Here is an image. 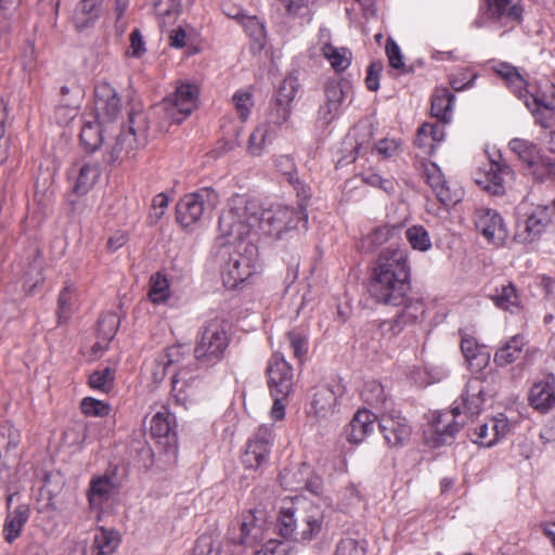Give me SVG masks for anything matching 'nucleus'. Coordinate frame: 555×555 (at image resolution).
Returning a JSON list of instances; mask_svg holds the SVG:
<instances>
[{"instance_id": "3c124183", "label": "nucleus", "mask_w": 555, "mask_h": 555, "mask_svg": "<svg viewBox=\"0 0 555 555\" xmlns=\"http://www.w3.org/2000/svg\"><path fill=\"white\" fill-rule=\"evenodd\" d=\"M405 237L413 249L427 251L431 248L429 233L423 225H413L406 229Z\"/></svg>"}, {"instance_id": "69168bd1", "label": "nucleus", "mask_w": 555, "mask_h": 555, "mask_svg": "<svg viewBox=\"0 0 555 555\" xmlns=\"http://www.w3.org/2000/svg\"><path fill=\"white\" fill-rule=\"evenodd\" d=\"M99 331L107 338H112L119 326V319L115 313H107L100 318L98 322Z\"/></svg>"}, {"instance_id": "7c9ffc66", "label": "nucleus", "mask_w": 555, "mask_h": 555, "mask_svg": "<svg viewBox=\"0 0 555 555\" xmlns=\"http://www.w3.org/2000/svg\"><path fill=\"white\" fill-rule=\"evenodd\" d=\"M112 130L111 126L100 122L99 119L85 122L79 137L86 152L94 153L104 143L105 133Z\"/></svg>"}, {"instance_id": "6ab92c4d", "label": "nucleus", "mask_w": 555, "mask_h": 555, "mask_svg": "<svg viewBox=\"0 0 555 555\" xmlns=\"http://www.w3.org/2000/svg\"><path fill=\"white\" fill-rule=\"evenodd\" d=\"M524 8L512 4L511 0H492L488 2V16L496 29L503 33L513 30L522 21Z\"/></svg>"}, {"instance_id": "393cba45", "label": "nucleus", "mask_w": 555, "mask_h": 555, "mask_svg": "<svg viewBox=\"0 0 555 555\" xmlns=\"http://www.w3.org/2000/svg\"><path fill=\"white\" fill-rule=\"evenodd\" d=\"M175 428L176 418L166 409L157 412L151 420V434L166 450L176 447L177 434Z\"/></svg>"}, {"instance_id": "37998d69", "label": "nucleus", "mask_w": 555, "mask_h": 555, "mask_svg": "<svg viewBox=\"0 0 555 555\" xmlns=\"http://www.w3.org/2000/svg\"><path fill=\"white\" fill-rule=\"evenodd\" d=\"M508 146L513 153L525 164L529 170L534 166V162L538 157L540 149L537 144L531 141L515 138L508 143Z\"/></svg>"}, {"instance_id": "5701e85b", "label": "nucleus", "mask_w": 555, "mask_h": 555, "mask_svg": "<svg viewBox=\"0 0 555 555\" xmlns=\"http://www.w3.org/2000/svg\"><path fill=\"white\" fill-rule=\"evenodd\" d=\"M509 430L511 424L507 417L499 414L488 422L478 425L474 430L472 440L479 446L490 448L506 437Z\"/></svg>"}, {"instance_id": "2eb2a0df", "label": "nucleus", "mask_w": 555, "mask_h": 555, "mask_svg": "<svg viewBox=\"0 0 555 555\" xmlns=\"http://www.w3.org/2000/svg\"><path fill=\"white\" fill-rule=\"evenodd\" d=\"M461 413L460 406L434 413L429 430L436 446L451 444L453 442L455 435L463 426V421L457 420Z\"/></svg>"}, {"instance_id": "49530a36", "label": "nucleus", "mask_w": 555, "mask_h": 555, "mask_svg": "<svg viewBox=\"0 0 555 555\" xmlns=\"http://www.w3.org/2000/svg\"><path fill=\"white\" fill-rule=\"evenodd\" d=\"M293 113V105L273 100L271 102L264 125H270L278 132L279 128L288 121Z\"/></svg>"}, {"instance_id": "e433bc0d", "label": "nucleus", "mask_w": 555, "mask_h": 555, "mask_svg": "<svg viewBox=\"0 0 555 555\" xmlns=\"http://www.w3.org/2000/svg\"><path fill=\"white\" fill-rule=\"evenodd\" d=\"M278 132L270 125L261 124L249 134L247 153L251 156H260L275 139Z\"/></svg>"}, {"instance_id": "9d476101", "label": "nucleus", "mask_w": 555, "mask_h": 555, "mask_svg": "<svg viewBox=\"0 0 555 555\" xmlns=\"http://www.w3.org/2000/svg\"><path fill=\"white\" fill-rule=\"evenodd\" d=\"M325 101L319 107L318 118L327 126L341 112V106L351 91V85L344 79L330 78L324 82Z\"/></svg>"}, {"instance_id": "a19ab883", "label": "nucleus", "mask_w": 555, "mask_h": 555, "mask_svg": "<svg viewBox=\"0 0 555 555\" xmlns=\"http://www.w3.org/2000/svg\"><path fill=\"white\" fill-rule=\"evenodd\" d=\"M311 475V468L308 464L301 463L292 468H285L280 474L281 485L291 491L302 489V483L307 481V477Z\"/></svg>"}, {"instance_id": "6e6d98bb", "label": "nucleus", "mask_w": 555, "mask_h": 555, "mask_svg": "<svg viewBox=\"0 0 555 555\" xmlns=\"http://www.w3.org/2000/svg\"><path fill=\"white\" fill-rule=\"evenodd\" d=\"M232 101L241 121L245 122L254 106L253 94L248 91L237 90L233 94Z\"/></svg>"}, {"instance_id": "aec40b11", "label": "nucleus", "mask_w": 555, "mask_h": 555, "mask_svg": "<svg viewBox=\"0 0 555 555\" xmlns=\"http://www.w3.org/2000/svg\"><path fill=\"white\" fill-rule=\"evenodd\" d=\"M264 539V530L262 524L259 522L255 511H248L242 515V521L238 530L230 529L229 540L234 545L245 547H254Z\"/></svg>"}, {"instance_id": "412c9836", "label": "nucleus", "mask_w": 555, "mask_h": 555, "mask_svg": "<svg viewBox=\"0 0 555 555\" xmlns=\"http://www.w3.org/2000/svg\"><path fill=\"white\" fill-rule=\"evenodd\" d=\"M401 306H403V309L400 313L393 319L385 320L380 323L384 334L399 335L406 326L416 323L418 318L425 312L424 302L418 298L406 297Z\"/></svg>"}, {"instance_id": "4d7b16f0", "label": "nucleus", "mask_w": 555, "mask_h": 555, "mask_svg": "<svg viewBox=\"0 0 555 555\" xmlns=\"http://www.w3.org/2000/svg\"><path fill=\"white\" fill-rule=\"evenodd\" d=\"M366 546L363 539L344 538L337 544L335 555H366Z\"/></svg>"}, {"instance_id": "39448f33", "label": "nucleus", "mask_w": 555, "mask_h": 555, "mask_svg": "<svg viewBox=\"0 0 555 555\" xmlns=\"http://www.w3.org/2000/svg\"><path fill=\"white\" fill-rule=\"evenodd\" d=\"M116 128L118 132L103 143V162L108 165L124 159L132 150L145 145L147 141L149 124L143 112H130L127 129L124 124Z\"/></svg>"}, {"instance_id": "8fccbe9b", "label": "nucleus", "mask_w": 555, "mask_h": 555, "mask_svg": "<svg viewBox=\"0 0 555 555\" xmlns=\"http://www.w3.org/2000/svg\"><path fill=\"white\" fill-rule=\"evenodd\" d=\"M402 225H380L376 227L366 237L365 241L370 248H377L388 242L391 237L399 235Z\"/></svg>"}, {"instance_id": "72a5a7b5", "label": "nucleus", "mask_w": 555, "mask_h": 555, "mask_svg": "<svg viewBox=\"0 0 555 555\" xmlns=\"http://www.w3.org/2000/svg\"><path fill=\"white\" fill-rule=\"evenodd\" d=\"M30 508L21 504L13 512L7 515L3 526V537L8 543H13L21 534L23 527L28 521Z\"/></svg>"}, {"instance_id": "774afa93", "label": "nucleus", "mask_w": 555, "mask_h": 555, "mask_svg": "<svg viewBox=\"0 0 555 555\" xmlns=\"http://www.w3.org/2000/svg\"><path fill=\"white\" fill-rule=\"evenodd\" d=\"M383 70L382 62H372L367 67L365 85L370 91H377L379 88V75Z\"/></svg>"}, {"instance_id": "c756f323", "label": "nucleus", "mask_w": 555, "mask_h": 555, "mask_svg": "<svg viewBox=\"0 0 555 555\" xmlns=\"http://www.w3.org/2000/svg\"><path fill=\"white\" fill-rule=\"evenodd\" d=\"M461 350L468 363L470 370L481 372L490 362V352L485 345L469 336L463 335L461 340Z\"/></svg>"}, {"instance_id": "de8ad7c7", "label": "nucleus", "mask_w": 555, "mask_h": 555, "mask_svg": "<svg viewBox=\"0 0 555 555\" xmlns=\"http://www.w3.org/2000/svg\"><path fill=\"white\" fill-rule=\"evenodd\" d=\"M188 353L189 348L184 345H177L167 348L165 353L159 356L156 361L157 366H162V377L167 373V371L171 366L180 364Z\"/></svg>"}, {"instance_id": "338daca9", "label": "nucleus", "mask_w": 555, "mask_h": 555, "mask_svg": "<svg viewBox=\"0 0 555 555\" xmlns=\"http://www.w3.org/2000/svg\"><path fill=\"white\" fill-rule=\"evenodd\" d=\"M429 131V122H424L417 130L415 144L420 149H423L425 153L433 154L435 151V144L431 142Z\"/></svg>"}, {"instance_id": "f03ea898", "label": "nucleus", "mask_w": 555, "mask_h": 555, "mask_svg": "<svg viewBox=\"0 0 555 555\" xmlns=\"http://www.w3.org/2000/svg\"><path fill=\"white\" fill-rule=\"evenodd\" d=\"M411 289L408 250L401 247L384 249L373 269L369 293L377 302L400 307Z\"/></svg>"}, {"instance_id": "4be33fe9", "label": "nucleus", "mask_w": 555, "mask_h": 555, "mask_svg": "<svg viewBox=\"0 0 555 555\" xmlns=\"http://www.w3.org/2000/svg\"><path fill=\"white\" fill-rule=\"evenodd\" d=\"M421 166L423 168V177L435 193L437 199L443 206L455 205L460 201V197L456 192L450 189L441 169L435 163L423 162Z\"/></svg>"}, {"instance_id": "c03bdc74", "label": "nucleus", "mask_w": 555, "mask_h": 555, "mask_svg": "<svg viewBox=\"0 0 555 555\" xmlns=\"http://www.w3.org/2000/svg\"><path fill=\"white\" fill-rule=\"evenodd\" d=\"M496 73L505 80L516 96H521L525 94L524 89L527 87V81L518 73L516 67L507 63H501L496 69Z\"/></svg>"}, {"instance_id": "0e129e2a", "label": "nucleus", "mask_w": 555, "mask_h": 555, "mask_svg": "<svg viewBox=\"0 0 555 555\" xmlns=\"http://www.w3.org/2000/svg\"><path fill=\"white\" fill-rule=\"evenodd\" d=\"M534 117L537 124L543 128H548L555 120V106L545 104L543 107L528 108Z\"/></svg>"}, {"instance_id": "f8f14e48", "label": "nucleus", "mask_w": 555, "mask_h": 555, "mask_svg": "<svg viewBox=\"0 0 555 555\" xmlns=\"http://www.w3.org/2000/svg\"><path fill=\"white\" fill-rule=\"evenodd\" d=\"M268 386L271 396H289L294 386L292 365L280 352H274L267 365Z\"/></svg>"}, {"instance_id": "1a4fd4ad", "label": "nucleus", "mask_w": 555, "mask_h": 555, "mask_svg": "<svg viewBox=\"0 0 555 555\" xmlns=\"http://www.w3.org/2000/svg\"><path fill=\"white\" fill-rule=\"evenodd\" d=\"M493 375L481 373L468 379L462 393L464 413L469 416L478 415L487 400L494 395Z\"/></svg>"}, {"instance_id": "864d4df0", "label": "nucleus", "mask_w": 555, "mask_h": 555, "mask_svg": "<svg viewBox=\"0 0 555 555\" xmlns=\"http://www.w3.org/2000/svg\"><path fill=\"white\" fill-rule=\"evenodd\" d=\"M530 171L535 179L544 180L546 177L555 176V157L540 151Z\"/></svg>"}, {"instance_id": "09e8293b", "label": "nucleus", "mask_w": 555, "mask_h": 555, "mask_svg": "<svg viewBox=\"0 0 555 555\" xmlns=\"http://www.w3.org/2000/svg\"><path fill=\"white\" fill-rule=\"evenodd\" d=\"M286 338L294 358L300 363L304 362L309 348L308 335L304 331L295 328L286 333Z\"/></svg>"}, {"instance_id": "603ef678", "label": "nucleus", "mask_w": 555, "mask_h": 555, "mask_svg": "<svg viewBox=\"0 0 555 555\" xmlns=\"http://www.w3.org/2000/svg\"><path fill=\"white\" fill-rule=\"evenodd\" d=\"M299 87L298 78L294 75H287L279 86L275 100L292 105Z\"/></svg>"}, {"instance_id": "58836bf2", "label": "nucleus", "mask_w": 555, "mask_h": 555, "mask_svg": "<svg viewBox=\"0 0 555 555\" xmlns=\"http://www.w3.org/2000/svg\"><path fill=\"white\" fill-rule=\"evenodd\" d=\"M489 297L495 307L502 310L514 313L520 308V299L513 283L495 288V292L490 294Z\"/></svg>"}, {"instance_id": "13d9d810", "label": "nucleus", "mask_w": 555, "mask_h": 555, "mask_svg": "<svg viewBox=\"0 0 555 555\" xmlns=\"http://www.w3.org/2000/svg\"><path fill=\"white\" fill-rule=\"evenodd\" d=\"M245 33L257 42L264 40L266 38V26L262 21L256 15H245L240 23Z\"/></svg>"}, {"instance_id": "f3484780", "label": "nucleus", "mask_w": 555, "mask_h": 555, "mask_svg": "<svg viewBox=\"0 0 555 555\" xmlns=\"http://www.w3.org/2000/svg\"><path fill=\"white\" fill-rule=\"evenodd\" d=\"M378 427L386 443L395 448L404 446L412 434L408 420L397 411L383 413L378 417Z\"/></svg>"}, {"instance_id": "e2e57ef3", "label": "nucleus", "mask_w": 555, "mask_h": 555, "mask_svg": "<svg viewBox=\"0 0 555 555\" xmlns=\"http://www.w3.org/2000/svg\"><path fill=\"white\" fill-rule=\"evenodd\" d=\"M73 294L74 288L72 285L66 284L62 288L57 300V317L60 320H67L69 318L72 311Z\"/></svg>"}, {"instance_id": "cd10ccee", "label": "nucleus", "mask_w": 555, "mask_h": 555, "mask_svg": "<svg viewBox=\"0 0 555 555\" xmlns=\"http://www.w3.org/2000/svg\"><path fill=\"white\" fill-rule=\"evenodd\" d=\"M103 3L104 0H80L73 13L76 29L82 31L94 25L104 12Z\"/></svg>"}, {"instance_id": "ea45409f", "label": "nucleus", "mask_w": 555, "mask_h": 555, "mask_svg": "<svg viewBox=\"0 0 555 555\" xmlns=\"http://www.w3.org/2000/svg\"><path fill=\"white\" fill-rule=\"evenodd\" d=\"M322 54L330 62L331 67L336 73L345 72L352 61V53L348 48H337L331 43L323 46Z\"/></svg>"}, {"instance_id": "4468645a", "label": "nucleus", "mask_w": 555, "mask_h": 555, "mask_svg": "<svg viewBox=\"0 0 555 555\" xmlns=\"http://www.w3.org/2000/svg\"><path fill=\"white\" fill-rule=\"evenodd\" d=\"M94 105L100 122L111 127L117 122L121 112V100L111 83L101 81L95 86Z\"/></svg>"}, {"instance_id": "a211bd4d", "label": "nucleus", "mask_w": 555, "mask_h": 555, "mask_svg": "<svg viewBox=\"0 0 555 555\" xmlns=\"http://www.w3.org/2000/svg\"><path fill=\"white\" fill-rule=\"evenodd\" d=\"M500 160L491 159L489 169L477 173L475 182L491 195H503L507 180L513 179L514 171L499 155Z\"/></svg>"}, {"instance_id": "a18cd8bd", "label": "nucleus", "mask_w": 555, "mask_h": 555, "mask_svg": "<svg viewBox=\"0 0 555 555\" xmlns=\"http://www.w3.org/2000/svg\"><path fill=\"white\" fill-rule=\"evenodd\" d=\"M361 398L366 404L375 409L383 408L387 401L383 385L375 379L364 383Z\"/></svg>"}, {"instance_id": "473e14b6", "label": "nucleus", "mask_w": 555, "mask_h": 555, "mask_svg": "<svg viewBox=\"0 0 555 555\" xmlns=\"http://www.w3.org/2000/svg\"><path fill=\"white\" fill-rule=\"evenodd\" d=\"M274 167L278 172L283 175L286 181L294 186L298 197L302 201L309 197V190L299 180L298 171L294 159L288 155H279L274 158Z\"/></svg>"}, {"instance_id": "6e6552de", "label": "nucleus", "mask_w": 555, "mask_h": 555, "mask_svg": "<svg viewBox=\"0 0 555 555\" xmlns=\"http://www.w3.org/2000/svg\"><path fill=\"white\" fill-rule=\"evenodd\" d=\"M199 89L191 82H181L176 90L155 106L156 114H163L164 124H180L198 105Z\"/></svg>"}, {"instance_id": "2f4dec72", "label": "nucleus", "mask_w": 555, "mask_h": 555, "mask_svg": "<svg viewBox=\"0 0 555 555\" xmlns=\"http://www.w3.org/2000/svg\"><path fill=\"white\" fill-rule=\"evenodd\" d=\"M455 96L446 87H438L431 95L430 114L438 121L449 124L452 117V108Z\"/></svg>"}, {"instance_id": "f257e3e1", "label": "nucleus", "mask_w": 555, "mask_h": 555, "mask_svg": "<svg viewBox=\"0 0 555 555\" xmlns=\"http://www.w3.org/2000/svg\"><path fill=\"white\" fill-rule=\"evenodd\" d=\"M307 215L287 206L262 208L258 202L244 196L234 198L230 208L219 218V231L231 242L246 241L256 228L268 236L282 237L285 231L294 230L300 222L307 223Z\"/></svg>"}, {"instance_id": "20e7f679", "label": "nucleus", "mask_w": 555, "mask_h": 555, "mask_svg": "<svg viewBox=\"0 0 555 555\" xmlns=\"http://www.w3.org/2000/svg\"><path fill=\"white\" fill-rule=\"evenodd\" d=\"M227 237L225 245H229L224 254L228 259L221 267V278L223 285L229 289L242 287L257 272L258 249L247 241L231 242Z\"/></svg>"}, {"instance_id": "423d86ee", "label": "nucleus", "mask_w": 555, "mask_h": 555, "mask_svg": "<svg viewBox=\"0 0 555 555\" xmlns=\"http://www.w3.org/2000/svg\"><path fill=\"white\" fill-rule=\"evenodd\" d=\"M228 345L229 336L225 322L220 319H211L197 333L194 357L201 365H214L222 359Z\"/></svg>"}, {"instance_id": "c9c22d12", "label": "nucleus", "mask_w": 555, "mask_h": 555, "mask_svg": "<svg viewBox=\"0 0 555 555\" xmlns=\"http://www.w3.org/2000/svg\"><path fill=\"white\" fill-rule=\"evenodd\" d=\"M526 345L525 337L520 334L507 339L494 353L493 361L498 366H506L518 360Z\"/></svg>"}, {"instance_id": "79ce46f5", "label": "nucleus", "mask_w": 555, "mask_h": 555, "mask_svg": "<svg viewBox=\"0 0 555 555\" xmlns=\"http://www.w3.org/2000/svg\"><path fill=\"white\" fill-rule=\"evenodd\" d=\"M100 176L101 169L98 164L83 165L76 179L74 193L79 196L86 195L93 188Z\"/></svg>"}, {"instance_id": "bb28decb", "label": "nucleus", "mask_w": 555, "mask_h": 555, "mask_svg": "<svg viewBox=\"0 0 555 555\" xmlns=\"http://www.w3.org/2000/svg\"><path fill=\"white\" fill-rule=\"evenodd\" d=\"M555 376L550 374L545 380L537 382L529 392V404L540 413H547L555 406Z\"/></svg>"}, {"instance_id": "680f3d73", "label": "nucleus", "mask_w": 555, "mask_h": 555, "mask_svg": "<svg viewBox=\"0 0 555 555\" xmlns=\"http://www.w3.org/2000/svg\"><path fill=\"white\" fill-rule=\"evenodd\" d=\"M81 412L87 416H106L109 413V405L101 400L87 397L80 403Z\"/></svg>"}, {"instance_id": "dca6fc26", "label": "nucleus", "mask_w": 555, "mask_h": 555, "mask_svg": "<svg viewBox=\"0 0 555 555\" xmlns=\"http://www.w3.org/2000/svg\"><path fill=\"white\" fill-rule=\"evenodd\" d=\"M272 444V429L261 425L249 438L242 462L247 468L256 469L267 463Z\"/></svg>"}, {"instance_id": "f704fd0d", "label": "nucleus", "mask_w": 555, "mask_h": 555, "mask_svg": "<svg viewBox=\"0 0 555 555\" xmlns=\"http://www.w3.org/2000/svg\"><path fill=\"white\" fill-rule=\"evenodd\" d=\"M115 485L108 476H99L91 479L88 490V501L92 508H100L114 493Z\"/></svg>"}, {"instance_id": "7ed1b4c3", "label": "nucleus", "mask_w": 555, "mask_h": 555, "mask_svg": "<svg viewBox=\"0 0 555 555\" xmlns=\"http://www.w3.org/2000/svg\"><path fill=\"white\" fill-rule=\"evenodd\" d=\"M323 522L324 514L320 506L307 501H297L281 508L276 529L286 540L307 543L320 535Z\"/></svg>"}, {"instance_id": "4c0bfd02", "label": "nucleus", "mask_w": 555, "mask_h": 555, "mask_svg": "<svg viewBox=\"0 0 555 555\" xmlns=\"http://www.w3.org/2000/svg\"><path fill=\"white\" fill-rule=\"evenodd\" d=\"M120 543L119 533L114 529L100 527L93 535V555H112Z\"/></svg>"}, {"instance_id": "a878e982", "label": "nucleus", "mask_w": 555, "mask_h": 555, "mask_svg": "<svg viewBox=\"0 0 555 555\" xmlns=\"http://www.w3.org/2000/svg\"><path fill=\"white\" fill-rule=\"evenodd\" d=\"M377 416L366 409L358 410L345 428L346 439L350 443H361L374 430Z\"/></svg>"}, {"instance_id": "5fc2aeb1", "label": "nucleus", "mask_w": 555, "mask_h": 555, "mask_svg": "<svg viewBox=\"0 0 555 555\" xmlns=\"http://www.w3.org/2000/svg\"><path fill=\"white\" fill-rule=\"evenodd\" d=\"M114 384V371L111 367L94 371L89 376V385L92 389L108 392Z\"/></svg>"}, {"instance_id": "0eeeda50", "label": "nucleus", "mask_w": 555, "mask_h": 555, "mask_svg": "<svg viewBox=\"0 0 555 555\" xmlns=\"http://www.w3.org/2000/svg\"><path fill=\"white\" fill-rule=\"evenodd\" d=\"M219 195L212 188H202L181 197L176 207V218L182 228L189 229L209 219L219 204Z\"/></svg>"}, {"instance_id": "b1692460", "label": "nucleus", "mask_w": 555, "mask_h": 555, "mask_svg": "<svg viewBox=\"0 0 555 555\" xmlns=\"http://www.w3.org/2000/svg\"><path fill=\"white\" fill-rule=\"evenodd\" d=\"M550 222V217L544 208L535 209L524 221L517 222L515 240L518 243H531L540 237Z\"/></svg>"}, {"instance_id": "bf43d9fd", "label": "nucleus", "mask_w": 555, "mask_h": 555, "mask_svg": "<svg viewBox=\"0 0 555 555\" xmlns=\"http://www.w3.org/2000/svg\"><path fill=\"white\" fill-rule=\"evenodd\" d=\"M385 50L389 65L392 68L400 70L402 74H408L411 72V69L408 68L403 62V55L401 53L400 47L392 38L387 39Z\"/></svg>"}, {"instance_id": "052dcab7", "label": "nucleus", "mask_w": 555, "mask_h": 555, "mask_svg": "<svg viewBox=\"0 0 555 555\" xmlns=\"http://www.w3.org/2000/svg\"><path fill=\"white\" fill-rule=\"evenodd\" d=\"M149 297L155 304L164 302L169 297V284L165 276L159 273L152 276Z\"/></svg>"}, {"instance_id": "ddd939ff", "label": "nucleus", "mask_w": 555, "mask_h": 555, "mask_svg": "<svg viewBox=\"0 0 555 555\" xmlns=\"http://www.w3.org/2000/svg\"><path fill=\"white\" fill-rule=\"evenodd\" d=\"M474 223L476 230L482 236L495 246H502L507 236L508 231L502 216L494 209L479 207L474 212Z\"/></svg>"}, {"instance_id": "9b49d317", "label": "nucleus", "mask_w": 555, "mask_h": 555, "mask_svg": "<svg viewBox=\"0 0 555 555\" xmlns=\"http://www.w3.org/2000/svg\"><path fill=\"white\" fill-rule=\"evenodd\" d=\"M345 391V386L338 382L317 386L313 389L310 412L318 420H327L338 411L339 400Z\"/></svg>"}, {"instance_id": "c85d7f7f", "label": "nucleus", "mask_w": 555, "mask_h": 555, "mask_svg": "<svg viewBox=\"0 0 555 555\" xmlns=\"http://www.w3.org/2000/svg\"><path fill=\"white\" fill-rule=\"evenodd\" d=\"M524 93L517 98L524 101L527 108L543 107L545 104L555 106V85L548 80L539 82L534 87L527 83Z\"/></svg>"}]
</instances>
